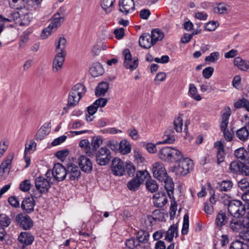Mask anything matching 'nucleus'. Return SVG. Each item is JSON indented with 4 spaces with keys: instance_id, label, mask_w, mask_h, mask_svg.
I'll use <instances>...</instances> for the list:
<instances>
[{
    "instance_id": "obj_58",
    "label": "nucleus",
    "mask_w": 249,
    "mask_h": 249,
    "mask_svg": "<svg viewBox=\"0 0 249 249\" xmlns=\"http://www.w3.org/2000/svg\"><path fill=\"white\" fill-rule=\"evenodd\" d=\"M69 154V150L65 149L56 152L55 154V156L61 160H64Z\"/></svg>"
},
{
    "instance_id": "obj_1",
    "label": "nucleus",
    "mask_w": 249,
    "mask_h": 249,
    "mask_svg": "<svg viewBox=\"0 0 249 249\" xmlns=\"http://www.w3.org/2000/svg\"><path fill=\"white\" fill-rule=\"evenodd\" d=\"M86 88L82 84L75 85L71 89L68 97V105L76 106L85 94Z\"/></svg>"
},
{
    "instance_id": "obj_42",
    "label": "nucleus",
    "mask_w": 249,
    "mask_h": 249,
    "mask_svg": "<svg viewBox=\"0 0 249 249\" xmlns=\"http://www.w3.org/2000/svg\"><path fill=\"white\" fill-rule=\"evenodd\" d=\"M145 185L146 189L151 193L156 192L159 188L157 181L152 179H148L146 181Z\"/></svg>"
},
{
    "instance_id": "obj_46",
    "label": "nucleus",
    "mask_w": 249,
    "mask_h": 249,
    "mask_svg": "<svg viewBox=\"0 0 249 249\" xmlns=\"http://www.w3.org/2000/svg\"><path fill=\"white\" fill-rule=\"evenodd\" d=\"M115 0H102L101 6L102 8L107 12L110 13L112 11V7Z\"/></svg>"
},
{
    "instance_id": "obj_24",
    "label": "nucleus",
    "mask_w": 249,
    "mask_h": 249,
    "mask_svg": "<svg viewBox=\"0 0 249 249\" xmlns=\"http://www.w3.org/2000/svg\"><path fill=\"white\" fill-rule=\"evenodd\" d=\"M18 240L21 244L28 246L32 244L34 240V237L30 232H22L18 236Z\"/></svg>"
},
{
    "instance_id": "obj_59",
    "label": "nucleus",
    "mask_w": 249,
    "mask_h": 249,
    "mask_svg": "<svg viewBox=\"0 0 249 249\" xmlns=\"http://www.w3.org/2000/svg\"><path fill=\"white\" fill-rule=\"evenodd\" d=\"M9 142L5 140H2L0 142V158H1L8 147Z\"/></svg>"
},
{
    "instance_id": "obj_2",
    "label": "nucleus",
    "mask_w": 249,
    "mask_h": 249,
    "mask_svg": "<svg viewBox=\"0 0 249 249\" xmlns=\"http://www.w3.org/2000/svg\"><path fill=\"white\" fill-rule=\"evenodd\" d=\"M178 163V164L175 166L173 169V171L177 175L184 176L193 169V162L188 158L183 157Z\"/></svg>"
},
{
    "instance_id": "obj_26",
    "label": "nucleus",
    "mask_w": 249,
    "mask_h": 249,
    "mask_svg": "<svg viewBox=\"0 0 249 249\" xmlns=\"http://www.w3.org/2000/svg\"><path fill=\"white\" fill-rule=\"evenodd\" d=\"M235 134L240 141L243 142L247 141L249 138V130L247 124L245 126L237 130Z\"/></svg>"
},
{
    "instance_id": "obj_15",
    "label": "nucleus",
    "mask_w": 249,
    "mask_h": 249,
    "mask_svg": "<svg viewBox=\"0 0 249 249\" xmlns=\"http://www.w3.org/2000/svg\"><path fill=\"white\" fill-rule=\"evenodd\" d=\"M77 162L81 170L85 173H90L92 170V163L89 159L82 155L77 159Z\"/></svg>"
},
{
    "instance_id": "obj_14",
    "label": "nucleus",
    "mask_w": 249,
    "mask_h": 249,
    "mask_svg": "<svg viewBox=\"0 0 249 249\" xmlns=\"http://www.w3.org/2000/svg\"><path fill=\"white\" fill-rule=\"evenodd\" d=\"M124 162L119 158H114L112 161L111 171L115 176H122L125 170Z\"/></svg>"
},
{
    "instance_id": "obj_50",
    "label": "nucleus",
    "mask_w": 249,
    "mask_h": 249,
    "mask_svg": "<svg viewBox=\"0 0 249 249\" xmlns=\"http://www.w3.org/2000/svg\"><path fill=\"white\" fill-rule=\"evenodd\" d=\"M124 170L129 176H133L136 172V167L131 162L125 163Z\"/></svg>"
},
{
    "instance_id": "obj_62",
    "label": "nucleus",
    "mask_w": 249,
    "mask_h": 249,
    "mask_svg": "<svg viewBox=\"0 0 249 249\" xmlns=\"http://www.w3.org/2000/svg\"><path fill=\"white\" fill-rule=\"evenodd\" d=\"M177 209V203L175 199L171 201V204L170 208V214L171 218H174L175 216L176 211Z\"/></svg>"
},
{
    "instance_id": "obj_51",
    "label": "nucleus",
    "mask_w": 249,
    "mask_h": 249,
    "mask_svg": "<svg viewBox=\"0 0 249 249\" xmlns=\"http://www.w3.org/2000/svg\"><path fill=\"white\" fill-rule=\"evenodd\" d=\"M125 245L126 249H134L136 247L141 246V245L139 244L134 238L127 239L125 241Z\"/></svg>"
},
{
    "instance_id": "obj_3",
    "label": "nucleus",
    "mask_w": 249,
    "mask_h": 249,
    "mask_svg": "<svg viewBox=\"0 0 249 249\" xmlns=\"http://www.w3.org/2000/svg\"><path fill=\"white\" fill-rule=\"evenodd\" d=\"M94 155L95 156L97 163L100 166L107 165L112 159L109 149L105 146L99 148L98 150L95 152Z\"/></svg>"
},
{
    "instance_id": "obj_35",
    "label": "nucleus",
    "mask_w": 249,
    "mask_h": 249,
    "mask_svg": "<svg viewBox=\"0 0 249 249\" xmlns=\"http://www.w3.org/2000/svg\"><path fill=\"white\" fill-rule=\"evenodd\" d=\"M131 147L129 142L126 140H123L120 142L119 151L123 155L129 153L131 152Z\"/></svg>"
},
{
    "instance_id": "obj_8",
    "label": "nucleus",
    "mask_w": 249,
    "mask_h": 249,
    "mask_svg": "<svg viewBox=\"0 0 249 249\" xmlns=\"http://www.w3.org/2000/svg\"><path fill=\"white\" fill-rule=\"evenodd\" d=\"M18 225L21 228L27 230L33 226V221L29 216L27 214L19 213L16 217Z\"/></svg>"
},
{
    "instance_id": "obj_6",
    "label": "nucleus",
    "mask_w": 249,
    "mask_h": 249,
    "mask_svg": "<svg viewBox=\"0 0 249 249\" xmlns=\"http://www.w3.org/2000/svg\"><path fill=\"white\" fill-rule=\"evenodd\" d=\"M57 15H54V18L50 24L42 31L41 36L43 38H46L51 34L55 31L56 28L59 26L61 23L64 21V18L62 17H56Z\"/></svg>"
},
{
    "instance_id": "obj_52",
    "label": "nucleus",
    "mask_w": 249,
    "mask_h": 249,
    "mask_svg": "<svg viewBox=\"0 0 249 249\" xmlns=\"http://www.w3.org/2000/svg\"><path fill=\"white\" fill-rule=\"evenodd\" d=\"M10 219L5 214H0V226L4 228L10 224Z\"/></svg>"
},
{
    "instance_id": "obj_54",
    "label": "nucleus",
    "mask_w": 249,
    "mask_h": 249,
    "mask_svg": "<svg viewBox=\"0 0 249 249\" xmlns=\"http://www.w3.org/2000/svg\"><path fill=\"white\" fill-rule=\"evenodd\" d=\"M220 57V53L219 52H215L212 53L209 56H207L205 58V61L207 62L214 63L218 60Z\"/></svg>"
},
{
    "instance_id": "obj_36",
    "label": "nucleus",
    "mask_w": 249,
    "mask_h": 249,
    "mask_svg": "<svg viewBox=\"0 0 249 249\" xmlns=\"http://www.w3.org/2000/svg\"><path fill=\"white\" fill-rule=\"evenodd\" d=\"M234 156L236 159L241 161H245L249 156L248 151L244 147H240L234 151Z\"/></svg>"
},
{
    "instance_id": "obj_34",
    "label": "nucleus",
    "mask_w": 249,
    "mask_h": 249,
    "mask_svg": "<svg viewBox=\"0 0 249 249\" xmlns=\"http://www.w3.org/2000/svg\"><path fill=\"white\" fill-rule=\"evenodd\" d=\"M244 227V221L232 219L230 222V227L233 231L240 232L243 229Z\"/></svg>"
},
{
    "instance_id": "obj_60",
    "label": "nucleus",
    "mask_w": 249,
    "mask_h": 249,
    "mask_svg": "<svg viewBox=\"0 0 249 249\" xmlns=\"http://www.w3.org/2000/svg\"><path fill=\"white\" fill-rule=\"evenodd\" d=\"M214 69L211 67L205 68L202 71V74L206 79H209L213 74Z\"/></svg>"
},
{
    "instance_id": "obj_47",
    "label": "nucleus",
    "mask_w": 249,
    "mask_h": 249,
    "mask_svg": "<svg viewBox=\"0 0 249 249\" xmlns=\"http://www.w3.org/2000/svg\"><path fill=\"white\" fill-rule=\"evenodd\" d=\"M182 115H179L176 118L173 122L174 125V129L177 132H181L182 131L183 120L181 116Z\"/></svg>"
},
{
    "instance_id": "obj_10",
    "label": "nucleus",
    "mask_w": 249,
    "mask_h": 249,
    "mask_svg": "<svg viewBox=\"0 0 249 249\" xmlns=\"http://www.w3.org/2000/svg\"><path fill=\"white\" fill-rule=\"evenodd\" d=\"M52 174L57 181H62L67 178L66 167L61 163H56L52 169Z\"/></svg>"
},
{
    "instance_id": "obj_63",
    "label": "nucleus",
    "mask_w": 249,
    "mask_h": 249,
    "mask_svg": "<svg viewBox=\"0 0 249 249\" xmlns=\"http://www.w3.org/2000/svg\"><path fill=\"white\" fill-rule=\"evenodd\" d=\"M114 34L117 39H122L124 36V30L123 28L116 29L114 31Z\"/></svg>"
},
{
    "instance_id": "obj_48",
    "label": "nucleus",
    "mask_w": 249,
    "mask_h": 249,
    "mask_svg": "<svg viewBox=\"0 0 249 249\" xmlns=\"http://www.w3.org/2000/svg\"><path fill=\"white\" fill-rule=\"evenodd\" d=\"M9 6L10 7L15 9H22L24 2L23 0H9Z\"/></svg>"
},
{
    "instance_id": "obj_12",
    "label": "nucleus",
    "mask_w": 249,
    "mask_h": 249,
    "mask_svg": "<svg viewBox=\"0 0 249 249\" xmlns=\"http://www.w3.org/2000/svg\"><path fill=\"white\" fill-rule=\"evenodd\" d=\"M35 184L36 190L41 194L48 192L51 187L48 179L43 177L36 178L35 181Z\"/></svg>"
},
{
    "instance_id": "obj_37",
    "label": "nucleus",
    "mask_w": 249,
    "mask_h": 249,
    "mask_svg": "<svg viewBox=\"0 0 249 249\" xmlns=\"http://www.w3.org/2000/svg\"><path fill=\"white\" fill-rule=\"evenodd\" d=\"M183 155L181 152L177 149L172 148L169 161L171 162H178L182 159Z\"/></svg>"
},
{
    "instance_id": "obj_25",
    "label": "nucleus",
    "mask_w": 249,
    "mask_h": 249,
    "mask_svg": "<svg viewBox=\"0 0 249 249\" xmlns=\"http://www.w3.org/2000/svg\"><path fill=\"white\" fill-rule=\"evenodd\" d=\"M162 181L164 183V187L169 197L170 198L174 197V183L172 178L168 175Z\"/></svg>"
},
{
    "instance_id": "obj_38",
    "label": "nucleus",
    "mask_w": 249,
    "mask_h": 249,
    "mask_svg": "<svg viewBox=\"0 0 249 249\" xmlns=\"http://www.w3.org/2000/svg\"><path fill=\"white\" fill-rule=\"evenodd\" d=\"M217 6L214 8V12L219 14H227L230 11V5L224 2L218 3Z\"/></svg>"
},
{
    "instance_id": "obj_27",
    "label": "nucleus",
    "mask_w": 249,
    "mask_h": 249,
    "mask_svg": "<svg viewBox=\"0 0 249 249\" xmlns=\"http://www.w3.org/2000/svg\"><path fill=\"white\" fill-rule=\"evenodd\" d=\"M104 70L102 65L99 62L93 63L89 69V72L93 77H98L103 74Z\"/></svg>"
},
{
    "instance_id": "obj_53",
    "label": "nucleus",
    "mask_w": 249,
    "mask_h": 249,
    "mask_svg": "<svg viewBox=\"0 0 249 249\" xmlns=\"http://www.w3.org/2000/svg\"><path fill=\"white\" fill-rule=\"evenodd\" d=\"M189 226V215L188 214H185L183 217V223L181 230V233L182 234L185 235L187 233Z\"/></svg>"
},
{
    "instance_id": "obj_56",
    "label": "nucleus",
    "mask_w": 249,
    "mask_h": 249,
    "mask_svg": "<svg viewBox=\"0 0 249 249\" xmlns=\"http://www.w3.org/2000/svg\"><path fill=\"white\" fill-rule=\"evenodd\" d=\"M107 145L113 151H118L120 142H118L115 140H110L108 141L107 143Z\"/></svg>"
},
{
    "instance_id": "obj_22",
    "label": "nucleus",
    "mask_w": 249,
    "mask_h": 249,
    "mask_svg": "<svg viewBox=\"0 0 249 249\" xmlns=\"http://www.w3.org/2000/svg\"><path fill=\"white\" fill-rule=\"evenodd\" d=\"M149 236L150 235L148 232L143 230L139 231L137 233L136 237L137 239V241L138 243L139 244H141V243L144 244H146V245H141V246L144 249H146L149 247L148 242L149 240Z\"/></svg>"
},
{
    "instance_id": "obj_18",
    "label": "nucleus",
    "mask_w": 249,
    "mask_h": 249,
    "mask_svg": "<svg viewBox=\"0 0 249 249\" xmlns=\"http://www.w3.org/2000/svg\"><path fill=\"white\" fill-rule=\"evenodd\" d=\"M35 201L33 197H26L22 202L21 207L26 213H30L34 211Z\"/></svg>"
},
{
    "instance_id": "obj_43",
    "label": "nucleus",
    "mask_w": 249,
    "mask_h": 249,
    "mask_svg": "<svg viewBox=\"0 0 249 249\" xmlns=\"http://www.w3.org/2000/svg\"><path fill=\"white\" fill-rule=\"evenodd\" d=\"M150 36H151L154 44H155L157 41L161 40L164 36L163 33L158 29L153 30Z\"/></svg>"
},
{
    "instance_id": "obj_40",
    "label": "nucleus",
    "mask_w": 249,
    "mask_h": 249,
    "mask_svg": "<svg viewBox=\"0 0 249 249\" xmlns=\"http://www.w3.org/2000/svg\"><path fill=\"white\" fill-rule=\"evenodd\" d=\"M189 94L191 97L196 101H199L201 100V97L198 94L197 89L194 84L189 85Z\"/></svg>"
},
{
    "instance_id": "obj_32",
    "label": "nucleus",
    "mask_w": 249,
    "mask_h": 249,
    "mask_svg": "<svg viewBox=\"0 0 249 249\" xmlns=\"http://www.w3.org/2000/svg\"><path fill=\"white\" fill-rule=\"evenodd\" d=\"M172 147H164L160 150L159 153L160 159L166 162L169 161Z\"/></svg>"
},
{
    "instance_id": "obj_19",
    "label": "nucleus",
    "mask_w": 249,
    "mask_h": 249,
    "mask_svg": "<svg viewBox=\"0 0 249 249\" xmlns=\"http://www.w3.org/2000/svg\"><path fill=\"white\" fill-rule=\"evenodd\" d=\"M65 56L66 54L59 53L55 55L53 63L52 70L53 72H57L62 69Z\"/></svg>"
},
{
    "instance_id": "obj_11",
    "label": "nucleus",
    "mask_w": 249,
    "mask_h": 249,
    "mask_svg": "<svg viewBox=\"0 0 249 249\" xmlns=\"http://www.w3.org/2000/svg\"><path fill=\"white\" fill-rule=\"evenodd\" d=\"M67 178L69 180L78 179L81 172L78 167L73 163H68L66 165Z\"/></svg>"
},
{
    "instance_id": "obj_64",
    "label": "nucleus",
    "mask_w": 249,
    "mask_h": 249,
    "mask_svg": "<svg viewBox=\"0 0 249 249\" xmlns=\"http://www.w3.org/2000/svg\"><path fill=\"white\" fill-rule=\"evenodd\" d=\"M216 23L217 22L214 21H210L206 23L205 26V30L208 31H214L217 27Z\"/></svg>"
},
{
    "instance_id": "obj_61",
    "label": "nucleus",
    "mask_w": 249,
    "mask_h": 249,
    "mask_svg": "<svg viewBox=\"0 0 249 249\" xmlns=\"http://www.w3.org/2000/svg\"><path fill=\"white\" fill-rule=\"evenodd\" d=\"M239 187L243 191L246 189H249V181L246 178H243L238 182Z\"/></svg>"
},
{
    "instance_id": "obj_39",
    "label": "nucleus",
    "mask_w": 249,
    "mask_h": 249,
    "mask_svg": "<svg viewBox=\"0 0 249 249\" xmlns=\"http://www.w3.org/2000/svg\"><path fill=\"white\" fill-rule=\"evenodd\" d=\"M178 227L175 225H171L168 230L166 232L165 239L168 242L173 241L175 233L177 234Z\"/></svg>"
},
{
    "instance_id": "obj_31",
    "label": "nucleus",
    "mask_w": 249,
    "mask_h": 249,
    "mask_svg": "<svg viewBox=\"0 0 249 249\" xmlns=\"http://www.w3.org/2000/svg\"><path fill=\"white\" fill-rule=\"evenodd\" d=\"M228 218L225 212L221 211L217 215L215 219V224L217 226L221 227L227 223Z\"/></svg>"
},
{
    "instance_id": "obj_29",
    "label": "nucleus",
    "mask_w": 249,
    "mask_h": 249,
    "mask_svg": "<svg viewBox=\"0 0 249 249\" xmlns=\"http://www.w3.org/2000/svg\"><path fill=\"white\" fill-rule=\"evenodd\" d=\"M67 41L64 37H60L56 43L55 51L57 53L66 54L65 50Z\"/></svg>"
},
{
    "instance_id": "obj_7",
    "label": "nucleus",
    "mask_w": 249,
    "mask_h": 249,
    "mask_svg": "<svg viewBox=\"0 0 249 249\" xmlns=\"http://www.w3.org/2000/svg\"><path fill=\"white\" fill-rule=\"evenodd\" d=\"M123 53L124 56V65L125 68L131 71L136 69L138 66V58H133L129 50L127 49L123 51Z\"/></svg>"
},
{
    "instance_id": "obj_17",
    "label": "nucleus",
    "mask_w": 249,
    "mask_h": 249,
    "mask_svg": "<svg viewBox=\"0 0 249 249\" xmlns=\"http://www.w3.org/2000/svg\"><path fill=\"white\" fill-rule=\"evenodd\" d=\"M154 204L158 208L163 207L168 201L165 192H159L153 195Z\"/></svg>"
},
{
    "instance_id": "obj_33",
    "label": "nucleus",
    "mask_w": 249,
    "mask_h": 249,
    "mask_svg": "<svg viewBox=\"0 0 249 249\" xmlns=\"http://www.w3.org/2000/svg\"><path fill=\"white\" fill-rule=\"evenodd\" d=\"M233 183L230 180H224L218 183L217 188L221 192H228L232 188Z\"/></svg>"
},
{
    "instance_id": "obj_21",
    "label": "nucleus",
    "mask_w": 249,
    "mask_h": 249,
    "mask_svg": "<svg viewBox=\"0 0 249 249\" xmlns=\"http://www.w3.org/2000/svg\"><path fill=\"white\" fill-rule=\"evenodd\" d=\"M231 114L230 108L228 107L224 109V111L221 115V121L220 123V128L222 132L227 130L230 116Z\"/></svg>"
},
{
    "instance_id": "obj_41",
    "label": "nucleus",
    "mask_w": 249,
    "mask_h": 249,
    "mask_svg": "<svg viewBox=\"0 0 249 249\" xmlns=\"http://www.w3.org/2000/svg\"><path fill=\"white\" fill-rule=\"evenodd\" d=\"M13 157V155H10L2 162L0 166V173H3L5 172L7 169H10V166H11Z\"/></svg>"
},
{
    "instance_id": "obj_49",
    "label": "nucleus",
    "mask_w": 249,
    "mask_h": 249,
    "mask_svg": "<svg viewBox=\"0 0 249 249\" xmlns=\"http://www.w3.org/2000/svg\"><path fill=\"white\" fill-rule=\"evenodd\" d=\"M234 107L236 108L244 107L249 112V102L244 98H242L234 103Z\"/></svg>"
},
{
    "instance_id": "obj_55",
    "label": "nucleus",
    "mask_w": 249,
    "mask_h": 249,
    "mask_svg": "<svg viewBox=\"0 0 249 249\" xmlns=\"http://www.w3.org/2000/svg\"><path fill=\"white\" fill-rule=\"evenodd\" d=\"M148 176H149V174L146 170L139 171L137 172L135 178H137L142 183Z\"/></svg>"
},
{
    "instance_id": "obj_23",
    "label": "nucleus",
    "mask_w": 249,
    "mask_h": 249,
    "mask_svg": "<svg viewBox=\"0 0 249 249\" xmlns=\"http://www.w3.org/2000/svg\"><path fill=\"white\" fill-rule=\"evenodd\" d=\"M162 142H159L157 144L173 143L175 141V131L172 127H169L165 131L163 136Z\"/></svg>"
},
{
    "instance_id": "obj_9",
    "label": "nucleus",
    "mask_w": 249,
    "mask_h": 249,
    "mask_svg": "<svg viewBox=\"0 0 249 249\" xmlns=\"http://www.w3.org/2000/svg\"><path fill=\"white\" fill-rule=\"evenodd\" d=\"M20 19L19 25L20 26H28L33 19L32 10L29 9L28 6L24 7L20 10Z\"/></svg>"
},
{
    "instance_id": "obj_45",
    "label": "nucleus",
    "mask_w": 249,
    "mask_h": 249,
    "mask_svg": "<svg viewBox=\"0 0 249 249\" xmlns=\"http://www.w3.org/2000/svg\"><path fill=\"white\" fill-rule=\"evenodd\" d=\"M230 249H249V246L239 240H235L231 244Z\"/></svg>"
},
{
    "instance_id": "obj_4",
    "label": "nucleus",
    "mask_w": 249,
    "mask_h": 249,
    "mask_svg": "<svg viewBox=\"0 0 249 249\" xmlns=\"http://www.w3.org/2000/svg\"><path fill=\"white\" fill-rule=\"evenodd\" d=\"M228 210L231 216L237 218L242 217L246 213L245 206L241 201L237 200L231 201Z\"/></svg>"
},
{
    "instance_id": "obj_28",
    "label": "nucleus",
    "mask_w": 249,
    "mask_h": 249,
    "mask_svg": "<svg viewBox=\"0 0 249 249\" xmlns=\"http://www.w3.org/2000/svg\"><path fill=\"white\" fill-rule=\"evenodd\" d=\"M234 64L242 71H249V61L243 60L240 57H236L234 59Z\"/></svg>"
},
{
    "instance_id": "obj_30",
    "label": "nucleus",
    "mask_w": 249,
    "mask_h": 249,
    "mask_svg": "<svg viewBox=\"0 0 249 249\" xmlns=\"http://www.w3.org/2000/svg\"><path fill=\"white\" fill-rule=\"evenodd\" d=\"M108 84L106 82L99 83L95 89V95L97 97L104 96L108 89Z\"/></svg>"
},
{
    "instance_id": "obj_16",
    "label": "nucleus",
    "mask_w": 249,
    "mask_h": 249,
    "mask_svg": "<svg viewBox=\"0 0 249 249\" xmlns=\"http://www.w3.org/2000/svg\"><path fill=\"white\" fill-rule=\"evenodd\" d=\"M103 143L102 138L100 136H94L92 138L91 142V147H89V149L86 151V154L90 157L94 156L95 152H96L99 146Z\"/></svg>"
},
{
    "instance_id": "obj_5",
    "label": "nucleus",
    "mask_w": 249,
    "mask_h": 249,
    "mask_svg": "<svg viewBox=\"0 0 249 249\" xmlns=\"http://www.w3.org/2000/svg\"><path fill=\"white\" fill-rule=\"evenodd\" d=\"M152 171L153 177L161 182L168 176L164 164L160 161L156 162L153 164Z\"/></svg>"
},
{
    "instance_id": "obj_57",
    "label": "nucleus",
    "mask_w": 249,
    "mask_h": 249,
    "mask_svg": "<svg viewBox=\"0 0 249 249\" xmlns=\"http://www.w3.org/2000/svg\"><path fill=\"white\" fill-rule=\"evenodd\" d=\"M19 188L22 191H28L31 188L30 181L28 179H25L22 181L20 184Z\"/></svg>"
},
{
    "instance_id": "obj_44",
    "label": "nucleus",
    "mask_w": 249,
    "mask_h": 249,
    "mask_svg": "<svg viewBox=\"0 0 249 249\" xmlns=\"http://www.w3.org/2000/svg\"><path fill=\"white\" fill-rule=\"evenodd\" d=\"M140 181L137 178H134L130 180L127 184L128 188L132 191L137 190L141 185Z\"/></svg>"
},
{
    "instance_id": "obj_20",
    "label": "nucleus",
    "mask_w": 249,
    "mask_h": 249,
    "mask_svg": "<svg viewBox=\"0 0 249 249\" xmlns=\"http://www.w3.org/2000/svg\"><path fill=\"white\" fill-rule=\"evenodd\" d=\"M139 42L140 46L144 49H149L154 44L151 36L146 33L141 36Z\"/></svg>"
},
{
    "instance_id": "obj_13",
    "label": "nucleus",
    "mask_w": 249,
    "mask_h": 249,
    "mask_svg": "<svg viewBox=\"0 0 249 249\" xmlns=\"http://www.w3.org/2000/svg\"><path fill=\"white\" fill-rule=\"evenodd\" d=\"M119 11L124 15L132 13L135 10V3L133 0H120Z\"/></svg>"
}]
</instances>
